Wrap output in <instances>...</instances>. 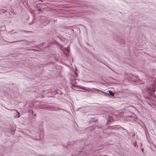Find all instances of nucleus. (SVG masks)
Listing matches in <instances>:
<instances>
[{
	"label": "nucleus",
	"mask_w": 156,
	"mask_h": 156,
	"mask_svg": "<svg viewBox=\"0 0 156 156\" xmlns=\"http://www.w3.org/2000/svg\"><path fill=\"white\" fill-rule=\"evenodd\" d=\"M147 91L150 93L152 94L156 90V80H154L152 85L147 88Z\"/></svg>",
	"instance_id": "1"
},
{
	"label": "nucleus",
	"mask_w": 156,
	"mask_h": 156,
	"mask_svg": "<svg viewBox=\"0 0 156 156\" xmlns=\"http://www.w3.org/2000/svg\"><path fill=\"white\" fill-rule=\"evenodd\" d=\"M80 88H81L83 90H84L87 91L92 92H93V90H96L97 91H100V90H99L98 89H97L96 88H85L84 87H80Z\"/></svg>",
	"instance_id": "2"
},
{
	"label": "nucleus",
	"mask_w": 156,
	"mask_h": 156,
	"mask_svg": "<svg viewBox=\"0 0 156 156\" xmlns=\"http://www.w3.org/2000/svg\"><path fill=\"white\" fill-rule=\"evenodd\" d=\"M116 116L118 117L121 118L123 116L124 112H117Z\"/></svg>",
	"instance_id": "3"
},
{
	"label": "nucleus",
	"mask_w": 156,
	"mask_h": 156,
	"mask_svg": "<svg viewBox=\"0 0 156 156\" xmlns=\"http://www.w3.org/2000/svg\"><path fill=\"white\" fill-rule=\"evenodd\" d=\"M108 91L110 94L112 96H114V93L111 90H108Z\"/></svg>",
	"instance_id": "4"
},
{
	"label": "nucleus",
	"mask_w": 156,
	"mask_h": 156,
	"mask_svg": "<svg viewBox=\"0 0 156 156\" xmlns=\"http://www.w3.org/2000/svg\"><path fill=\"white\" fill-rule=\"evenodd\" d=\"M17 112L18 113V114H19L20 113L19 112Z\"/></svg>",
	"instance_id": "5"
},
{
	"label": "nucleus",
	"mask_w": 156,
	"mask_h": 156,
	"mask_svg": "<svg viewBox=\"0 0 156 156\" xmlns=\"http://www.w3.org/2000/svg\"><path fill=\"white\" fill-rule=\"evenodd\" d=\"M68 51L69 52V50H68Z\"/></svg>",
	"instance_id": "6"
},
{
	"label": "nucleus",
	"mask_w": 156,
	"mask_h": 156,
	"mask_svg": "<svg viewBox=\"0 0 156 156\" xmlns=\"http://www.w3.org/2000/svg\"><path fill=\"white\" fill-rule=\"evenodd\" d=\"M38 10L40 11V9H38Z\"/></svg>",
	"instance_id": "7"
}]
</instances>
